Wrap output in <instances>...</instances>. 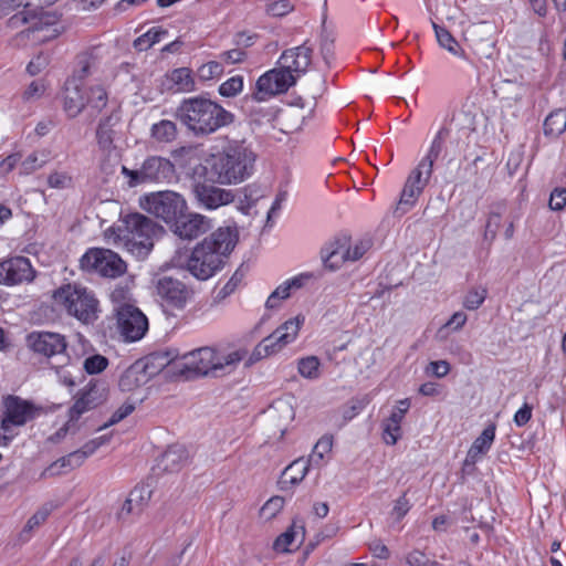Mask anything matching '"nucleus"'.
Listing matches in <instances>:
<instances>
[{
  "label": "nucleus",
  "mask_w": 566,
  "mask_h": 566,
  "mask_svg": "<svg viewBox=\"0 0 566 566\" xmlns=\"http://www.w3.org/2000/svg\"><path fill=\"white\" fill-rule=\"evenodd\" d=\"M143 356L130 365L122 375L118 386L122 391H133L145 385L160 370L166 376L180 377L186 380L199 376L220 377L231 373L240 361V356Z\"/></svg>",
  "instance_id": "nucleus-1"
},
{
  "label": "nucleus",
  "mask_w": 566,
  "mask_h": 566,
  "mask_svg": "<svg viewBox=\"0 0 566 566\" xmlns=\"http://www.w3.org/2000/svg\"><path fill=\"white\" fill-rule=\"evenodd\" d=\"M256 154L244 139H231L223 149L193 167V178L212 184L232 185L249 178Z\"/></svg>",
  "instance_id": "nucleus-2"
},
{
  "label": "nucleus",
  "mask_w": 566,
  "mask_h": 566,
  "mask_svg": "<svg viewBox=\"0 0 566 566\" xmlns=\"http://www.w3.org/2000/svg\"><path fill=\"white\" fill-rule=\"evenodd\" d=\"M238 242V232L230 227L219 228L201 242L197 243L191 253L177 263L185 268L197 280L206 281L220 271Z\"/></svg>",
  "instance_id": "nucleus-3"
},
{
  "label": "nucleus",
  "mask_w": 566,
  "mask_h": 566,
  "mask_svg": "<svg viewBox=\"0 0 566 566\" xmlns=\"http://www.w3.org/2000/svg\"><path fill=\"white\" fill-rule=\"evenodd\" d=\"M176 116L197 137L208 136L234 120V115L221 105L199 96L184 99Z\"/></svg>",
  "instance_id": "nucleus-4"
},
{
  "label": "nucleus",
  "mask_w": 566,
  "mask_h": 566,
  "mask_svg": "<svg viewBox=\"0 0 566 566\" xmlns=\"http://www.w3.org/2000/svg\"><path fill=\"white\" fill-rule=\"evenodd\" d=\"M164 232V228L149 217L139 212L128 213L120 219V224L107 231L115 243L123 247L138 259L146 258L154 248V239Z\"/></svg>",
  "instance_id": "nucleus-5"
},
{
  "label": "nucleus",
  "mask_w": 566,
  "mask_h": 566,
  "mask_svg": "<svg viewBox=\"0 0 566 566\" xmlns=\"http://www.w3.org/2000/svg\"><path fill=\"white\" fill-rule=\"evenodd\" d=\"M53 298L83 324H93L98 318V301L86 287L66 284L54 292Z\"/></svg>",
  "instance_id": "nucleus-6"
},
{
  "label": "nucleus",
  "mask_w": 566,
  "mask_h": 566,
  "mask_svg": "<svg viewBox=\"0 0 566 566\" xmlns=\"http://www.w3.org/2000/svg\"><path fill=\"white\" fill-rule=\"evenodd\" d=\"M175 165L169 159L160 156L147 157L137 169L122 167V174L128 179L129 187L169 182L175 177Z\"/></svg>",
  "instance_id": "nucleus-7"
},
{
  "label": "nucleus",
  "mask_w": 566,
  "mask_h": 566,
  "mask_svg": "<svg viewBox=\"0 0 566 566\" xmlns=\"http://www.w3.org/2000/svg\"><path fill=\"white\" fill-rule=\"evenodd\" d=\"M142 208L166 223H174L187 210L186 200L177 192L166 190L151 192L140 199Z\"/></svg>",
  "instance_id": "nucleus-8"
},
{
  "label": "nucleus",
  "mask_w": 566,
  "mask_h": 566,
  "mask_svg": "<svg viewBox=\"0 0 566 566\" xmlns=\"http://www.w3.org/2000/svg\"><path fill=\"white\" fill-rule=\"evenodd\" d=\"M295 83L296 76L280 65L259 77L255 83V91L245 97L244 104L248 106L250 103H260L285 93Z\"/></svg>",
  "instance_id": "nucleus-9"
},
{
  "label": "nucleus",
  "mask_w": 566,
  "mask_h": 566,
  "mask_svg": "<svg viewBox=\"0 0 566 566\" xmlns=\"http://www.w3.org/2000/svg\"><path fill=\"white\" fill-rule=\"evenodd\" d=\"M81 264L83 269L95 271L109 279H116L127 270V265L120 256L108 249H90L82 256Z\"/></svg>",
  "instance_id": "nucleus-10"
},
{
  "label": "nucleus",
  "mask_w": 566,
  "mask_h": 566,
  "mask_svg": "<svg viewBox=\"0 0 566 566\" xmlns=\"http://www.w3.org/2000/svg\"><path fill=\"white\" fill-rule=\"evenodd\" d=\"M117 327L126 342H136L147 332L148 319L136 306L124 304L117 310Z\"/></svg>",
  "instance_id": "nucleus-11"
},
{
  "label": "nucleus",
  "mask_w": 566,
  "mask_h": 566,
  "mask_svg": "<svg viewBox=\"0 0 566 566\" xmlns=\"http://www.w3.org/2000/svg\"><path fill=\"white\" fill-rule=\"evenodd\" d=\"M36 276L30 260L17 255L0 262V284L7 286L31 283Z\"/></svg>",
  "instance_id": "nucleus-12"
},
{
  "label": "nucleus",
  "mask_w": 566,
  "mask_h": 566,
  "mask_svg": "<svg viewBox=\"0 0 566 566\" xmlns=\"http://www.w3.org/2000/svg\"><path fill=\"white\" fill-rule=\"evenodd\" d=\"M106 385L97 380H91L76 394L74 403L69 409L71 419L78 420L83 413L98 407L106 400Z\"/></svg>",
  "instance_id": "nucleus-13"
},
{
  "label": "nucleus",
  "mask_w": 566,
  "mask_h": 566,
  "mask_svg": "<svg viewBox=\"0 0 566 566\" xmlns=\"http://www.w3.org/2000/svg\"><path fill=\"white\" fill-rule=\"evenodd\" d=\"M157 295L174 308L181 310L193 296V291L184 282L171 276H160L155 282Z\"/></svg>",
  "instance_id": "nucleus-14"
},
{
  "label": "nucleus",
  "mask_w": 566,
  "mask_h": 566,
  "mask_svg": "<svg viewBox=\"0 0 566 566\" xmlns=\"http://www.w3.org/2000/svg\"><path fill=\"white\" fill-rule=\"evenodd\" d=\"M61 14L45 13L42 14L36 21L22 30L18 36L31 39L33 42H46L57 38L64 32V27L60 25Z\"/></svg>",
  "instance_id": "nucleus-15"
},
{
  "label": "nucleus",
  "mask_w": 566,
  "mask_h": 566,
  "mask_svg": "<svg viewBox=\"0 0 566 566\" xmlns=\"http://www.w3.org/2000/svg\"><path fill=\"white\" fill-rule=\"evenodd\" d=\"M430 178L431 176H427V174H423L418 167L411 170L405 182L395 213L402 216L408 212L416 205Z\"/></svg>",
  "instance_id": "nucleus-16"
},
{
  "label": "nucleus",
  "mask_w": 566,
  "mask_h": 566,
  "mask_svg": "<svg viewBox=\"0 0 566 566\" xmlns=\"http://www.w3.org/2000/svg\"><path fill=\"white\" fill-rule=\"evenodd\" d=\"M36 409L30 402L19 397H8L6 400V416L1 422L4 432H11L12 427H20L32 420Z\"/></svg>",
  "instance_id": "nucleus-17"
},
{
  "label": "nucleus",
  "mask_w": 566,
  "mask_h": 566,
  "mask_svg": "<svg viewBox=\"0 0 566 566\" xmlns=\"http://www.w3.org/2000/svg\"><path fill=\"white\" fill-rule=\"evenodd\" d=\"M25 342L34 354H64L67 347L65 337L52 332H32Z\"/></svg>",
  "instance_id": "nucleus-18"
},
{
  "label": "nucleus",
  "mask_w": 566,
  "mask_h": 566,
  "mask_svg": "<svg viewBox=\"0 0 566 566\" xmlns=\"http://www.w3.org/2000/svg\"><path fill=\"white\" fill-rule=\"evenodd\" d=\"M196 179L198 181L193 186V193L201 206L217 209L233 201L234 196L231 191L216 187L203 179Z\"/></svg>",
  "instance_id": "nucleus-19"
},
{
  "label": "nucleus",
  "mask_w": 566,
  "mask_h": 566,
  "mask_svg": "<svg viewBox=\"0 0 566 566\" xmlns=\"http://www.w3.org/2000/svg\"><path fill=\"white\" fill-rule=\"evenodd\" d=\"M313 49L304 42L302 45L283 51L279 59V65L300 77L312 63Z\"/></svg>",
  "instance_id": "nucleus-20"
},
{
  "label": "nucleus",
  "mask_w": 566,
  "mask_h": 566,
  "mask_svg": "<svg viewBox=\"0 0 566 566\" xmlns=\"http://www.w3.org/2000/svg\"><path fill=\"white\" fill-rule=\"evenodd\" d=\"M211 228V221L199 213L181 212L172 223V231L181 239L192 240L206 233Z\"/></svg>",
  "instance_id": "nucleus-21"
},
{
  "label": "nucleus",
  "mask_w": 566,
  "mask_h": 566,
  "mask_svg": "<svg viewBox=\"0 0 566 566\" xmlns=\"http://www.w3.org/2000/svg\"><path fill=\"white\" fill-rule=\"evenodd\" d=\"M349 238L347 235L336 237L327 243L321 251V256L325 268L334 271L338 269L345 261V251H347Z\"/></svg>",
  "instance_id": "nucleus-22"
},
{
  "label": "nucleus",
  "mask_w": 566,
  "mask_h": 566,
  "mask_svg": "<svg viewBox=\"0 0 566 566\" xmlns=\"http://www.w3.org/2000/svg\"><path fill=\"white\" fill-rule=\"evenodd\" d=\"M495 424H489L473 441L464 460L465 465H474L484 454L488 453L495 439Z\"/></svg>",
  "instance_id": "nucleus-23"
},
{
  "label": "nucleus",
  "mask_w": 566,
  "mask_h": 566,
  "mask_svg": "<svg viewBox=\"0 0 566 566\" xmlns=\"http://www.w3.org/2000/svg\"><path fill=\"white\" fill-rule=\"evenodd\" d=\"M119 115L116 112H113L111 115L98 122L95 136L101 150L109 153L114 148V139L116 135L114 127L119 123Z\"/></svg>",
  "instance_id": "nucleus-24"
},
{
  "label": "nucleus",
  "mask_w": 566,
  "mask_h": 566,
  "mask_svg": "<svg viewBox=\"0 0 566 566\" xmlns=\"http://www.w3.org/2000/svg\"><path fill=\"white\" fill-rule=\"evenodd\" d=\"M86 98L75 82L67 81L63 96V108L70 118L76 117L85 107Z\"/></svg>",
  "instance_id": "nucleus-25"
},
{
  "label": "nucleus",
  "mask_w": 566,
  "mask_h": 566,
  "mask_svg": "<svg viewBox=\"0 0 566 566\" xmlns=\"http://www.w3.org/2000/svg\"><path fill=\"white\" fill-rule=\"evenodd\" d=\"M150 499V491L147 488H136L130 493L127 500L123 503L118 517L126 518L130 514H139L144 505Z\"/></svg>",
  "instance_id": "nucleus-26"
},
{
  "label": "nucleus",
  "mask_w": 566,
  "mask_h": 566,
  "mask_svg": "<svg viewBox=\"0 0 566 566\" xmlns=\"http://www.w3.org/2000/svg\"><path fill=\"white\" fill-rule=\"evenodd\" d=\"M188 453L182 446L170 447L159 459L158 467L166 472H177L187 462Z\"/></svg>",
  "instance_id": "nucleus-27"
},
{
  "label": "nucleus",
  "mask_w": 566,
  "mask_h": 566,
  "mask_svg": "<svg viewBox=\"0 0 566 566\" xmlns=\"http://www.w3.org/2000/svg\"><path fill=\"white\" fill-rule=\"evenodd\" d=\"M98 67V57L94 51L82 52L76 56L75 69L73 71V80L83 81L92 75Z\"/></svg>",
  "instance_id": "nucleus-28"
},
{
  "label": "nucleus",
  "mask_w": 566,
  "mask_h": 566,
  "mask_svg": "<svg viewBox=\"0 0 566 566\" xmlns=\"http://www.w3.org/2000/svg\"><path fill=\"white\" fill-rule=\"evenodd\" d=\"M308 461L303 458L293 461L282 473L281 488L285 489L289 485H296L302 482L308 472Z\"/></svg>",
  "instance_id": "nucleus-29"
},
{
  "label": "nucleus",
  "mask_w": 566,
  "mask_h": 566,
  "mask_svg": "<svg viewBox=\"0 0 566 566\" xmlns=\"http://www.w3.org/2000/svg\"><path fill=\"white\" fill-rule=\"evenodd\" d=\"M293 339L286 334H283L277 328L269 336L262 339L261 343L254 349L253 354H261L263 350L265 354H275L281 352L287 344L292 343Z\"/></svg>",
  "instance_id": "nucleus-30"
},
{
  "label": "nucleus",
  "mask_w": 566,
  "mask_h": 566,
  "mask_svg": "<svg viewBox=\"0 0 566 566\" xmlns=\"http://www.w3.org/2000/svg\"><path fill=\"white\" fill-rule=\"evenodd\" d=\"M293 410L289 403L285 401H277L274 405L271 406V408L266 412V417L270 420H279L277 422V430H279V437L282 438L287 423L293 418Z\"/></svg>",
  "instance_id": "nucleus-31"
},
{
  "label": "nucleus",
  "mask_w": 566,
  "mask_h": 566,
  "mask_svg": "<svg viewBox=\"0 0 566 566\" xmlns=\"http://www.w3.org/2000/svg\"><path fill=\"white\" fill-rule=\"evenodd\" d=\"M506 210V206L503 202H497L492 206V209L488 216L483 238L489 241L490 244L495 240L497 230L501 227L502 216Z\"/></svg>",
  "instance_id": "nucleus-32"
},
{
  "label": "nucleus",
  "mask_w": 566,
  "mask_h": 566,
  "mask_svg": "<svg viewBox=\"0 0 566 566\" xmlns=\"http://www.w3.org/2000/svg\"><path fill=\"white\" fill-rule=\"evenodd\" d=\"M150 137L158 144H170L177 137V126L171 120L163 119L151 126Z\"/></svg>",
  "instance_id": "nucleus-33"
},
{
  "label": "nucleus",
  "mask_w": 566,
  "mask_h": 566,
  "mask_svg": "<svg viewBox=\"0 0 566 566\" xmlns=\"http://www.w3.org/2000/svg\"><path fill=\"white\" fill-rule=\"evenodd\" d=\"M52 159L51 150L38 149L29 154L21 163V171L23 174H32L42 168Z\"/></svg>",
  "instance_id": "nucleus-34"
},
{
  "label": "nucleus",
  "mask_w": 566,
  "mask_h": 566,
  "mask_svg": "<svg viewBox=\"0 0 566 566\" xmlns=\"http://www.w3.org/2000/svg\"><path fill=\"white\" fill-rule=\"evenodd\" d=\"M566 129V111L559 108L553 111L544 122V134L556 138Z\"/></svg>",
  "instance_id": "nucleus-35"
},
{
  "label": "nucleus",
  "mask_w": 566,
  "mask_h": 566,
  "mask_svg": "<svg viewBox=\"0 0 566 566\" xmlns=\"http://www.w3.org/2000/svg\"><path fill=\"white\" fill-rule=\"evenodd\" d=\"M442 148H443L442 132H439L431 143L428 154L417 166L418 168H420L423 171V174H427V176L432 175L433 164L439 158V156L442 151Z\"/></svg>",
  "instance_id": "nucleus-36"
},
{
  "label": "nucleus",
  "mask_w": 566,
  "mask_h": 566,
  "mask_svg": "<svg viewBox=\"0 0 566 566\" xmlns=\"http://www.w3.org/2000/svg\"><path fill=\"white\" fill-rule=\"evenodd\" d=\"M439 44L454 55L465 56L464 51L461 49L458 41L452 34L443 27L432 23Z\"/></svg>",
  "instance_id": "nucleus-37"
},
{
  "label": "nucleus",
  "mask_w": 566,
  "mask_h": 566,
  "mask_svg": "<svg viewBox=\"0 0 566 566\" xmlns=\"http://www.w3.org/2000/svg\"><path fill=\"white\" fill-rule=\"evenodd\" d=\"M167 34L168 31L160 27L151 28L134 41V48L138 51H146L150 49L155 43L159 42L161 38Z\"/></svg>",
  "instance_id": "nucleus-38"
},
{
  "label": "nucleus",
  "mask_w": 566,
  "mask_h": 566,
  "mask_svg": "<svg viewBox=\"0 0 566 566\" xmlns=\"http://www.w3.org/2000/svg\"><path fill=\"white\" fill-rule=\"evenodd\" d=\"M333 447V439L332 437H322L316 444L313 448V451L308 459H305L308 461L310 465L314 467H321L324 458L326 454H328L332 451Z\"/></svg>",
  "instance_id": "nucleus-39"
},
{
  "label": "nucleus",
  "mask_w": 566,
  "mask_h": 566,
  "mask_svg": "<svg viewBox=\"0 0 566 566\" xmlns=\"http://www.w3.org/2000/svg\"><path fill=\"white\" fill-rule=\"evenodd\" d=\"M169 80L176 85L177 91L190 92L195 88L191 71L187 67L174 70L169 74Z\"/></svg>",
  "instance_id": "nucleus-40"
},
{
  "label": "nucleus",
  "mask_w": 566,
  "mask_h": 566,
  "mask_svg": "<svg viewBox=\"0 0 566 566\" xmlns=\"http://www.w3.org/2000/svg\"><path fill=\"white\" fill-rule=\"evenodd\" d=\"M12 9H27L36 19L45 14L44 8L49 7L48 0H10Z\"/></svg>",
  "instance_id": "nucleus-41"
},
{
  "label": "nucleus",
  "mask_w": 566,
  "mask_h": 566,
  "mask_svg": "<svg viewBox=\"0 0 566 566\" xmlns=\"http://www.w3.org/2000/svg\"><path fill=\"white\" fill-rule=\"evenodd\" d=\"M317 356H305L298 360V371L305 378H317L321 373Z\"/></svg>",
  "instance_id": "nucleus-42"
},
{
  "label": "nucleus",
  "mask_w": 566,
  "mask_h": 566,
  "mask_svg": "<svg viewBox=\"0 0 566 566\" xmlns=\"http://www.w3.org/2000/svg\"><path fill=\"white\" fill-rule=\"evenodd\" d=\"M302 527L296 528L292 526L285 533L281 534L274 542L273 548L280 553H286L290 551V546L294 543L298 535L302 536Z\"/></svg>",
  "instance_id": "nucleus-43"
},
{
  "label": "nucleus",
  "mask_w": 566,
  "mask_h": 566,
  "mask_svg": "<svg viewBox=\"0 0 566 566\" xmlns=\"http://www.w3.org/2000/svg\"><path fill=\"white\" fill-rule=\"evenodd\" d=\"M86 98V104L96 111H102L107 104V93L104 87L96 85L90 88V94Z\"/></svg>",
  "instance_id": "nucleus-44"
},
{
  "label": "nucleus",
  "mask_w": 566,
  "mask_h": 566,
  "mask_svg": "<svg viewBox=\"0 0 566 566\" xmlns=\"http://www.w3.org/2000/svg\"><path fill=\"white\" fill-rule=\"evenodd\" d=\"M284 506V499L281 496L271 497L260 510V515L264 521H270L277 515Z\"/></svg>",
  "instance_id": "nucleus-45"
},
{
  "label": "nucleus",
  "mask_w": 566,
  "mask_h": 566,
  "mask_svg": "<svg viewBox=\"0 0 566 566\" xmlns=\"http://www.w3.org/2000/svg\"><path fill=\"white\" fill-rule=\"evenodd\" d=\"M486 290L483 287L471 289L464 296L463 306L467 310L479 308L486 297Z\"/></svg>",
  "instance_id": "nucleus-46"
},
{
  "label": "nucleus",
  "mask_w": 566,
  "mask_h": 566,
  "mask_svg": "<svg viewBox=\"0 0 566 566\" xmlns=\"http://www.w3.org/2000/svg\"><path fill=\"white\" fill-rule=\"evenodd\" d=\"M294 6L289 0H273L266 3L265 11L269 15L281 18L293 11Z\"/></svg>",
  "instance_id": "nucleus-47"
},
{
  "label": "nucleus",
  "mask_w": 566,
  "mask_h": 566,
  "mask_svg": "<svg viewBox=\"0 0 566 566\" xmlns=\"http://www.w3.org/2000/svg\"><path fill=\"white\" fill-rule=\"evenodd\" d=\"M223 73V65L217 61H210L198 69V76L201 81H210Z\"/></svg>",
  "instance_id": "nucleus-48"
},
{
  "label": "nucleus",
  "mask_w": 566,
  "mask_h": 566,
  "mask_svg": "<svg viewBox=\"0 0 566 566\" xmlns=\"http://www.w3.org/2000/svg\"><path fill=\"white\" fill-rule=\"evenodd\" d=\"M243 88V78L240 75L233 76L223 82L219 87V93L226 97L238 95Z\"/></svg>",
  "instance_id": "nucleus-49"
},
{
  "label": "nucleus",
  "mask_w": 566,
  "mask_h": 566,
  "mask_svg": "<svg viewBox=\"0 0 566 566\" xmlns=\"http://www.w3.org/2000/svg\"><path fill=\"white\" fill-rule=\"evenodd\" d=\"M305 317L302 315H297L293 318L287 319L282 325L277 327L279 331H281L283 334H286L290 339H295L301 326L304 324Z\"/></svg>",
  "instance_id": "nucleus-50"
},
{
  "label": "nucleus",
  "mask_w": 566,
  "mask_h": 566,
  "mask_svg": "<svg viewBox=\"0 0 566 566\" xmlns=\"http://www.w3.org/2000/svg\"><path fill=\"white\" fill-rule=\"evenodd\" d=\"M291 289L287 282H284L280 286L276 287L275 291L268 297L265 306L268 308H276L280 305L281 300H285L291 295Z\"/></svg>",
  "instance_id": "nucleus-51"
},
{
  "label": "nucleus",
  "mask_w": 566,
  "mask_h": 566,
  "mask_svg": "<svg viewBox=\"0 0 566 566\" xmlns=\"http://www.w3.org/2000/svg\"><path fill=\"white\" fill-rule=\"evenodd\" d=\"M369 402L370 398L368 395L350 400L348 407L344 410V418L346 420L353 419L360 411H363Z\"/></svg>",
  "instance_id": "nucleus-52"
},
{
  "label": "nucleus",
  "mask_w": 566,
  "mask_h": 566,
  "mask_svg": "<svg viewBox=\"0 0 566 566\" xmlns=\"http://www.w3.org/2000/svg\"><path fill=\"white\" fill-rule=\"evenodd\" d=\"M401 436L400 423L387 419L384 423V440L387 444H395Z\"/></svg>",
  "instance_id": "nucleus-53"
},
{
  "label": "nucleus",
  "mask_w": 566,
  "mask_h": 566,
  "mask_svg": "<svg viewBox=\"0 0 566 566\" xmlns=\"http://www.w3.org/2000/svg\"><path fill=\"white\" fill-rule=\"evenodd\" d=\"M107 365L105 356H88L83 364L85 371L90 375L103 371Z\"/></svg>",
  "instance_id": "nucleus-54"
},
{
  "label": "nucleus",
  "mask_w": 566,
  "mask_h": 566,
  "mask_svg": "<svg viewBox=\"0 0 566 566\" xmlns=\"http://www.w3.org/2000/svg\"><path fill=\"white\" fill-rule=\"evenodd\" d=\"M34 21H36V18L27 9H22L21 11L10 17L7 21V24L10 29H18L24 24H32Z\"/></svg>",
  "instance_id": "nucleus-55"
},
{
  "label": "nucleus",
  "mask_w": 566,
  "mask_h": 566,
  "mask_svg": "<svg viewBox=\"0 0 566 566\" xmlns=\"http://www.w3.org/2000/svg\"><path fill=\"white\" fill-rule=\"evenodd\" d=\"M72 184V177L67 172L53 171L48 176V185L51 188L64 189Z\"/></svg>",
  "instance_id": "nucleus-56"
},
{
  "label": "nucleus",
  "mask_w": 566,
  "mask_h": 566,
  "mask_svg": "<svg viewBox=\"0 0 566 566\" xmlns=\"http://www.w3.org/2000/svg\"><path fill=\"white\" fill-rule=\"evenodd\" d=\"M449 371L450 365L447 360L430 361L424 369L427 376H434L438 378L447 376Z\"/></svg>",
  "instance_id": "nucleus-57"
},
{
  "label": "nucleus",
  "mask_w": 566,
  "mask_h": 566,
  "mask_svg": "<svg viewBox=\"0 0 566 566\" xmlns=\"http://www.w3.org/2000/svg\"><path fill=\"white\" fill-rule=\"evenodd\" d=\"M370 248V241H359L353 248L348 244L347 251H345L346 261L359 260Z\"/></svg>",
  "instance_id": "nucleus-58"
},
{
  "label": "nucleus",
  "mask_w": 566,
  "mask_h": 566,
  "mask_svg": "<svg viewBox=\"0 0 566 566\" xmlns=\"http://www.w3.org/2000/svg\"><path fill=\"white\" fill-rule=\"evenodd\" d=\"M45 92V85L43 81L36 80L30 83V85L25 88L22 94V98L24 101H34L39 99Z\"/></svg>",
  "instance_id": "nucleus-59"
},
{
  "label": "nucleus",
  "mask_w": 566,
  "mask_h": 566,
  "mask_svg": "<svg viewBox=\"0 0 566 566\" xmlns=\"http://www.w3.org/2000/svg\"><path fill=\"white\" fill-rule=\"evenodd\" d=\"M135 409V406L133 403H129V402H125L124 405H122L113 415L112 417L109 418V420L103 426L99 428V430L102 429H105L109 426H113L117 422H119L120 420H123L124 418H126L128 415H130Z\"/></svg>",
  "instance_id": "nucleus-60"
},
{
  "label": "nucleus",
  "mask_w": 566,
  "mask_h": 566,
  "mask_svg": "<svg viewBox=\"0 0 566 566\" xmlns=\"http://www.w3.org/2000/svg\"><path fill=\"white\" fill-rule=\"evenodd\" d=\"M549 208L554 211H560L566 206V189L556 188L552 191L549 198Z\"/></svg>",
  "instance_id": "nucleus-61"
},
{
  "label": "nucleus",
  "mask_w": 566,
  "mask_h": 566,
  "mask_svg": "<svg viewBox=\"0 0 566 566\" xmlns=\"http://www.w3.org/2000/svg\"><path fill=\"white\" fill-rule=\"evenodd\" d=\"M483 161V159L478 156L470 165H468L464 169L467 174H469L473 179L472 184L475 188L481 187L482 176L483 171H480V164Z\"/></svg>",
  "instance_id": "nucleus-62"
},
{
  "label": "nucleus",
  "mask_w": 566,
  "mask_h": 566,
  "mask_svg": "<svg viewBox=\"0 0 566 566\" xmlns=\"http://www.w3.org/2000/svg\"><path fill=\"white\" fill-rule=\"evenodd\" d=\"M50 510L46 507L40 509L27 522L23 532H32L35 527L40 526L49 516Z\"/></svg>",
  "instance_id": "nucleus-63"
},
{
  "label": "nucleus",
  "mask_w": 566,
  "mask_h": 566,
  "mask_svg": "<svg viewBox=\"0 0 566 566\" xmlns=\"http://www.w3.org/2000/svg\"><path fill=\"white\" fill-rule=\"evenodd\" d=\"M67 471H69V469L65 465L63 458H60L43 470V472L41 473V478L48 479V478L61 475L63 473H66Z\"/></svg>",
  "instance_id": "nucleus-64"
}]
</instances>
